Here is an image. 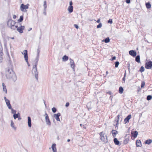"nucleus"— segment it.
<instances>
[{
  "mask_svg": "<svg viewBox=\"0 0 152 152\" xmlns=\"http://www.w3.org/2000/svg\"><path fill=\"white\" fill-rule=\"evenodd\" d=\"M72 1H70L69 2V6L68 8V10L70 13L72 12L73 11V7L72 5Z\"/></svg>",
  "mask_w": 152,
  "mask_h": 152,
  "instance_id": "obj_9",
  "label": "nucleus"
},
{
  "mask_svg": "<svg viewBox=\"0 0 152 152\" xmlns=\"http://www.w3.org/2000/svg\"><path fill=\"white\" fill-rule=\"evenodd\" d=\"M145 85V82H142L141 85V88H143Z\"/></svg>",
  "mask_w": 152,
  "mask_h": 152,
  "instance_id": "obj_37",
  "label": "nucleus"
},
{
  "mask_svg": "<svg viewBox=\"0 0 152 152\" xmlns=\"http://www.w3.org/2000/svg\"><path fill=\"white\" fill-rule=\"evenodd\" d=\"M26 61V62L27 63L28 66H30V64L28 62V60H27V61Z\"/></svg>",
  "mask_w": 152,
  "mask_h": 152,
  "instance_id": "obj_45",
  "label": "nucleus"
},
{
  "mask_svg": "<svg viewBox=\"0 0 152 152\" xmlns=\"http://www.w3.org/2000/svg\"><path fill=\"white\" fill-rule=\"evenodd\" d=\"M4 46H5V47H6V46H7V44H6V43H5V44H4Z\"/></svg>",
  "mask_w": 152,
  "mask_h": 152,
  "instance_id": "obj_58",
  "label": "nucleus"
},
{
  "mask_svg": "<svg viewBox=\"0 0 152 152\" xmlns=\"http://www.w3.org/2000/svg\"><path fill=\"white\" fill-rule=\"evenodd\" d=\"M135 61L139 63L140 62V56H137L135 58Z\"/></svg>",
  "mask_w": 152,
  "mask_h": 152,
  "instance_id": "obj_24",
  "label": "nucleus"
},
{
  "mask_svg": "<svg viewBox=\"0 0 152 152\" xmlns=\"http://www.w3.org/2000/svg\"><path fill=\"white\" fill-rule=\"evenodd\" d=\"M4 99L5 100V101H7V100H8V99H7L5 97H4Z\"/></svg>",
  "mask_w": 152,
  "mask_h": 152,
  "instance_id": "obj_50",
  "label": "nucleus"
},
{
  "mask_svg": "<svg viewBox=\"0 0 152 152\" xmlns=\"http://www.w3.org/2000/svg\"><path fill=\"white\" fill-rule=\"evenodd\" d=\"M125 75L124 77H123V80H124H124H125Z\"/></svg>",
  "mask_w": 152,
  "mask_h": 152,
  "instance_id": "obj_54",
  "label": "nucleus"
},
{
  "mask_svg": "<svg viewBox=\"0 0 152 152\" xmlns=\"http://www.w3.org/2000/svg\"><path fill=\"white\" fill-rule=\"evenodd\" d=\"M52 110L53 112L54 113L56 112V109L55 107L52 108Z\"/></svg>",
  "mask_w": 152,
  "mask_h": 152,
  "instance_id": "obj_38",
  "label": "nucleus"
},
{
  "mask_svg": "<svg viewBox=\"0 0 152 152\" xmlns=\"http://www.w3.org/2000/svg\"><path fill=\"white\" fill-rule=\"evenodd\" d=\"M113 98V96H111L110 97V99H111V100L112 101V99Z\"/></svg>",
  "mask_w": 152,
  "mask_h": 152,
  "instance_id": "obj_52",
  "label": "nucleus"
},
{
  "mask_svg": "<svg viewBox=\"0 0 152 152\" xmlns=\"http://www.w3.org/2000/svg\"><path fill=\"white\" fill-rule=\"evenodd\" d=\"M136 144L137 147L141 146V141L140 140H137L136 142Z\"/></svg>",
  "mask_w": 152,
  "mask_h": 152,
  "instance_id": "obj_22",
  "label": "nucleus"
},
{
  "mask_svg": "<svg viewBox=\"0 0 152 152\" xmlns=\"http://www.w3.org/2000/svg\"><path fill=\"white\" fill-rule=\"evenodd\" d=\"M31 29H32V28H29V29L28 30V31H31Z\"/></svg>",
  "mask_w": 152,
  "mask_h": 152,
  "instance_id": "obj_55",
  "label": "nucleus"
},
{
  "mask_svg": "<svg viewBox=\"0 0 152 152\" xmlns=\"http://www.w3.org/2000/svg\"><path fill=\"white\" fill-rule=\"evenodd\" d=\"M119 62H116L115 63V66L116 67H117L119 65Z\"/></svg>",
  "mask_w": 152,
  "mask_h": 152,
  "instance_id": "obj_40",
  "label": "nucleus"
},
{
  "mask_svg": "<svg viewBox=\"0 0 152 152\" xmlns=\"http://www.w3.org/2000/svg\"><path fill=\"white\" fill-rule=\"evenodd\" d=\"M10 126L14 130L16 131V130L17 127L15 126L14 122L12 120H11V121Z\"/></svg>",
  "mask_w": 152,
  "mask_h": 152,
  "instance_id": "obj_13",
  "label": "nucleus"
},
{
  "mask_svg": "<svg viewBox=\"0 0 152 152\" xmlns=\"http://www.w3.org/2000/svg\"><path fill=\"white\" fill-rule=\"evenodd\" d=\"M70 141V140L69 139H68V140H67V141H68V142H69V141Z\"/></svg>",
  "mask_w": 152,
  "mask_h": 152,
  "instance_id": "obj_59",
  "label": "nucleus"
},
{
  "mask_svg": "<svg viewBox=\"0 0 152 152\" xmlns=\"http://www.w3.org/2000/svg\"><path fill=\"white\" fill-rule=\"evenodd\" d=\"M29 4H27L25 5L24 4H22L20 6V10L23 12H26L27 11L26 9L28 8Z\"/></svg>",
  "mask_w": 152,
  "mask_h": 152,
  "instance_id": "obj_3",
  "label": "nucleus"
},
{
  "mask_svg": "<svg viewBox=\"0 0 152 152\" xmlns=\"http://www.w3.org/2000/svg\"><path fill=\"white\" fill-rule=\"evenodd\" d=\"M15 22L14 21L12 20H9L7 22V25L8 26L12 29H15Z\"/></svg>",
  "mask_w": 152,
  "mask_h": 152,
  "instance_id": "obj_2",
  "label": "nucleus"
},
{
  "mask_svg": "<svg viewBox=\"0 0 152 152\" xmlns=\"http://www.w3.org/2000/svg\"><path fill=\"white\" fill-rule=\"evenodd\" d=\"M152 66V62L151 61H148L146 62L145 63V67L147 69L151 68Z\"/></svg>",
  "mask_w": 152,
  "mask_h": 152,
  "instance_id": "obj_8",
  "label": "nucleus"
},
{
  "mask_svg": "<svg viewBox=\"0 0 152 152\" xmlns=\"http://www.w3.org/2000/svg\"><path fill=\"white\" fill-rule=\"evenodd\" d=\"M37 64H36L35 66L33 67L32 69V73L34 74L36 78L38 80V72L37 71Z\"/></svg>",
  "mask_w": 152,
  "mask_h": 152,
  "instance_id": "obj_4",
  "label": "nucleus"
},
{
  "mask_svg": "<svg viewBox=\"0 0 152 152\" xmlns=\"http://www.w3.org/2000/svg\"><path fill=\"white\" fill-rule=\"evenodd\" d=\"M124 89L122 87H120L119 88V92L120 94H122L123 92Z\"/></svg>",
  "mask_w": 152,
  "mask_h": 152,
  "instance_id": "obj_28",
  "label": "nucleus"
},
{
  "mask_svg": "<svg viewBox=\"0 0 152 152\" xmlns=\"http://www.w3.org/2000/svg\"><path fill=\"white\" fill-rule=\"evenodd\" d=\"M61 115V114L60 113H59L58 114H54L53 115V117L54 118H55L56 120L58 121H60V120L59 118V117Z\"/></svg>",
  "mask_w": 152,
  "mask_h": 152,
  "instance_id": "obj_12",
  "label": "nucleus"
},
{
  "mask_svg": "<svg viewBox=\"0 0 152 152\" xmlns=\"http://www.w3.org/2000/svg\"><path fill=\"white\" fill-rule=\"evenodd\" d=\"M22 53L24 55L25 61H27L28 59L27 50H24L22 52Z\"/></svg>",
  "mask_w": 152,
  "mask_h": 152,
  "instance_id": "obj_10",
  "label": "nucleus"
},
{
  "mask_svg": "<svg viewBox=\"0 0 152 152\" xmlns=\"http://www.w3.org/2000/svg\"><path fill=\"white\" fill-rule=\"evenodd\" d=\"M45 121L47 124L49 126H50L51 125V122L49 119L48 114L46 113L45 115Z\"/></svg>",
  "mask_w": 152,
  "mask_h": 152,
  "instance_id": "obj_6",
  "label": "nucleus"
},
{
  "mask_svg": "<svg viewBox=\"0 0 152 152\" xmlns=\"http://www.w3.org/2000/svg\"><path fill=\"white\" fill-rule=\"evenodd\" d=\"M83 127L84 128V129H86V127H85V126L84 125H83Z\"/></svg>",
  "mask_w": 152,
  "mask_h": 152,
  "instance_id": "obj_57",
  "label": "nucleus"
},
{
  "mask_svg": "<svg viewBox=\"0 0 152 152\" xmlns=\"http://www.w3.org/2000/svg\"><path fill=\"white\" fill-rule=\"evenodd\" d=\"M114 142L116 145H118L119 144V142L116 138H115L114 139Z\"/></svg>",
  "mask_w": 152,
  "mask_h": 152,
  "instance_id": "obj_23",
  "label": "nucleus"
},
{
  "mask_svg": "<svg viewBox=\"0 0 152 152\" xmlns=\"http://www.w3.org/2000/svg\"><path fill=\"white\" fill-rule=\"evenodd\" d=\"M101 139L103 141L105 142L107 140V137L105 133L103 132H102L99 133Z\"/></svg>",
  "mask_w": 152,
  "mask_h": 152,
  "instance_id": "obj_5",
  "label": "nucleus"
},
{
  "mask_svg": "<svg viewBox=\"0 0 152 152\" xmlns=\"http://www.w3.org/2000/svg\"><path fill=\"white\" fill-rule=\"evenodd\" d=\"M152 142V140H146L145 142V144H149Z\"/></svg>",
  "mask_w": 152,
  "mask_h": 152,
  "instance_id": "obj_26",
  "label": "nucleus"
},
{
  "mask_svg": "<svg viewBox=\"0 0 152 152\" xmlns=\"http://www.w3.org/2000/svg\"><path fill=\"white\" fill-rule=\"evenodd\" d=\"M19 113H18V114H15L14 115H13V117L15 119L16 118H18V116H19Z\"/></svg>",
  "mask_w": 152,
  "mask_h": 152,
  "instance_id": "obj_31",
  "label": "nucleus"
},
{
  "mask_svg": "<svg viewBox=\"0 0 152 152\" xmlns=\"http://www.w3.org/2000/svg\"><path fill=\"white\" fill-rule=\"evenodd\" d=\"M152 98V96L151 95H148L147 97V100H151Z\"/></svg>",
  "mask_w": 152,
  "mask_h": 152,
  "instance_id": "obj_35",
  "label": "nucleus"
},
{
  "mask_svg": "<svg viewBox=\"0 0 152 152\" xmlns=\"http://www.w3.org/2000/svg\"><path fill=\"white\" fill-rule=\"evenodd\" d=\"M131 118V115H129L128 116L126 117L124 120V122L125 124H126V123L129 122V120Z\"/></svg>",
  "mask_w": 152,
  "mask_h": 152,
  "instance_id": "obj_15",
  "label": "nucleus"
},
{
  "mask_svg": "<svg viewBox=\"0 0 152 152\" xmlns=\"http://www.w3.org/2000/svg\"><path fill=\"white\" fill-rule=\"evenodd\" d=\"M103 42H104L106 43H107L110 42V39L109 37H107V38H106L104 40H103L102 41Z\"/></svg>",
  "mask_w": 152,
  "mask_h": 152,
  "instance_id": "obj_25",
  "label": "nucleus"
},
{
  "mask_svg": "<svg viewBox=\"0 0 152 152\" xmlns=\"http://www.w3.org/2000/svg\"><path fill=\"white\" fill-rule=\"evenodd\" d=\"M3 48L1 45L0 44V62H1L3 60L2 56L3 53L2 52Z\"/></svg>",
  "mask_w": 152,
  "mask_h": 152,
  "instance_id": "obj_11",
  "label": "nucleus"
},
{
  "mask_svg": "<svg viewBox=\"0 0 152 152\" xmlns=\"http://www.w3.org/2000/svg\"><path fill=\"white\" fill-rule=\"evenodd\" d=\"M119 115H118V116H117V117H118L117 121V123L118 122V120H119Z\"/></svg>",
  "mask_w": 152,
  "mask_h": 152,
  "instance_id": "obj_51",
  "label": "nucleus"
},
{
  "mask_svg": "<svg viewBox=\"0 0 152 152\" xmlns=\"http://www.w3.org/2000/svg\"><path fill=\"white\" fill-rule=\"evenodd\" d=\"M70 61V63L71 64V66L72 68H74V62L73 60L71 59H69Z\"/></svg>",
  "mask_w": 152,
  "mask_h": 152,
  "instance_id": "obj_19",
  "label": "nucleus"
},
{
  "mask_svg": "<svg viewBox=\"0 0 152 152\" xmlns=\"http://www.w3.org/2000/svg\"><path fill=\"white\" fill-rule=\"evenodd\" d=\"M23 20V15H21L20 16V19L18 20V21L19 22H21Z\"/></svg>",
  "mask_w": 152,
  "mask_h": 152,
  "instance_id": "obj_32",
  "label": "nucleus"
},
{
  "mask_svg": "<svg viewBox=\"0 0 152 152\" xmlns=\"http://www.w3.org/2000/svg\"><path fill=\"white\" fill-rule=\"evenodd\" d=\"M118 132L116 130H113L112 131V133L113 136L114 137H115L116 135V134L118 133Z\"/></svg>",
  "mask_w": 152,
  "mask_h": 152,
  "instance_id": "obj_20",
  "label": "nucleus"
},
{
  "mask_svg": "<svg viewBox=\"0 0 152 152\" xmlns=\"http://www.w3.org/2000/svg\"><path fill=\"white\" fill-rule=\"evenodd\" d=\"M51 148L53 152H57V149L56 148V144H55L54 143L52 144L51 146Z\"/></svg>",
  "mask_w": 152,
  "mask_h": 152,
  "instance_id": "obj_16",
  "label": "nucleus"
},
{
  "mask_svg": "<svg viewBox=\"0 0 152 152\" xmlns=\"http://www.w3.org/2000/svg\"><path fill=\"white\" fill-rule=\"evenodd\" d=\"M16 18V16L15 15H14L13 16V18L14 19H15Z\"/></svg>",
  "mask_w": 152,
  "mask_h": 152,
  "instance_id": "obj_49",
  "label": "nucleus"
},
{
  "mask_svg": "<svg viewBox=\"0 0 152 152\" xmlns=\"http://www.w3.org/2000/svg\"><path fill=\"white\" fill-rule=\"evenodd\" d=\"M145 70L144 67L143 66H142L140 68V71L142 72L144 71Z\"/></svg>",
  "mask_w": 152,
  "mask_h": 152,
  "instance_id": "obj_34",
  "label": "nucleus"
},
{
  "mask_svg": "<svg viewBox=\"0 0 152 152\" xmlns=\"http://www.w3.org/2000/svg\"><path fill=\"white\" fill-rule=\"evenodd\" d=\"M5 76L7 79L14 82H15L17 79L16 75L11 69L9 68L6 70Z\"/></svg>",
  "mask_w": 152,
  "mask_h": 152,
  "instance_id": "obj_1",
  "label": "nucleus"
},
{
  "mask_svg": "<svg viewBox=\"0 0 152 152\" xmlns=\"http://www.w3.org/2000/svg\"><path fill=\"white\" fill-rule=\"evenodd\" d=\"M131 134L132 135L133 137H137L138 134V133L137 131H135L134 132L132 133Z\"/></svg>",
  "mask_w": 152,
  "mask_h": 152,
  "instance_id": "obj_21",
  "label": "nucleus"
},
{
  "mask_svg": "<svg viewBox=\"0 0 152 152\" xmlns=\"http://www.w3.org/2000/svg\"><path fill=\"white\" fill-rule=\"evenodd\" d=\"M9 38H10V39H14V38L13 37H9L8 38V39H9Z\"/></svg>",
  "mask_w": 152,
  "mask_h": 152,
  "instance_id": "obj_56",
  "label": "nucleus"
},
{
  "mask_svg": "<svg viewBox=\"0 0 152 152\" xmlns=\"http://www.w3.org/2000/svg\"><path fill=\"white\" fill-rule=\"evenodd\" d=\"M129 54L135 57L136 56L137 54L136 52L133 50H131L129 52Z\"/></svg>",
  "mask_w": 152,
  "mask_h": 152,
  "instance_id": "obj_14",
  "label": "nucleus"
},
{
  "mask_svg": "<svg viewBox=\"0 0 152 152\" xmlns=\"http://www.w3.org/2000/svg\"><path fill=\"white\" fill-rule=\"evenodd\" d=\"M82 124H81L80 125V126H82Z\"/></svg>",
  "mask_w": 152,
  "mask_h": 152,
  "instance_id": "obj_62",
  "label": "nucleus"
},
{
  "mask_svg": "<svg viewBox=\"0 0 152 152\" xmlns=\"http://www.w3.org/2000/svg\"><path fill=\"white\" fill-rule=\"evenodd\" d=\"M69 102H67L65 106L66 107H67L69 106Z\"/></svg>",
  "mask_w": 152,
  "mask_h": 152,
  "instance_id": "obj_44",
  "label": "nucleus"
},
{
  "mask_svg": "<svg viewBox=\"0 0 152 152\" xmlns=\"http://www.w3.org/2000/svg\"><path fill=\"white\" fill-rule=\"evenodd\" d=\"M5 102L6 103L7 106H8L9 109H12V107L10 104V102L9 100H7Z\"/></svg>",
  "mask_w": 152,
  "mask_h": 152,
  "instance_id": "obj_17",
  "label": "nucleus"
},
{
  "mask_svg": "<svg viewBox=\"0 0 152 152\" xmlns=\"http://www.w3.org/2000/svg\"><path fill=\"white\" fill-rule=\"evenodd\" d=\"M146 7L147 8H149L151 7V4L148 3H146Z\"/></svg>",
  "mask_w": 152,
  "mask_h": 152,
  "instance_id": "obj_33",
  "label": "nucleus"
},
{
  "mask_svg": "<svg viewBox=\"0 0 152 152\" xmlns=\"http://www.w3.org/2000/svg\"><path fill=\"white\" fill-rule=\"evenodd\" d=\"M102 25L101 23H100L97 26V28H100L102 27Z\"/></svg>",
  "mask_w": 152,
  "mask_h": 152,
  "instance_id": "obj_36",
  "label": "nucleus"
},
{
  "mask_svg": "<svg viewBox=\"0 0 152 152\" xmlns=\"http://www.w3.org/2000/svg\"><path fill=\"white\" fill-rule=\"evenodd\" d=\"M43 6L44 7V10H46V9L47 7L46 1H45L44 2Z\"/></svg>",
  "mask_w": 152,
  "mask_h": 152,
  "instance_id": "obj_29",
  "label": "nucleus"
},
{
  "mask_svg": "<svg viewBox=\"0 0 152 152\" xmlns=\"http://www.w3.org/2000/svg\"><path fill=\"white\" fill-rule=\"evenodd\" d=\"M44 11L43 12V14L44 15H46V10H44Z\"/></svg>",
  "mask_w": 152,
  "mask_h": 152,
  "instance_id": "obj_46",
  "label": "nucleus"
},
{
  "mask_svg": "<svg viewBox=\"0 0 152 152\" xmlns=\"http://www.w3.org/2000/svg\"><path fill=\"white\" fill-rule=\"evenodd\" d=\"M112 19H109V20L108 21V23H110V24H112Z\"/></svg>",
  "mask_w": 152,
  "mask_h": 152,
  "instance_id": "obj_39",
  "label": "nucleus"
},
{
  "mask_svg": "<svg viewBox=\"0 0 152 152\" xmlns=\"http://www.w3.org/2000/svg\"><path fill=\"white\" fill-rule=\"evenodd\" d=\"M74 26L77 29H78V28H79L77 24H75L74 25Z\"/></svg>",
  "mask_w": 152,
  "mask_h": 152,
  "instance_id": "obj_42",
  "label": "nucleus"
},
{
  "mask_svg": "<svg viewBox=\"0 0 152 152\" xmlns=\"http://www.w3.org/2000/svg\"><path fill=\"white\" fill-rule=\"evenodd\" d=\"M20 119H21V118H18V119H19V120H20Z\"/></svg>",
  "mask_w": 152,
  "mask_h": 152,
  "instance_id": "obj_61",
  "label": "nucleus"
},
{
  "mask_svg": "<svg viewBox=\"0 0 152 152\" xmlns=\"http://www.w3.org/2000/svg\"><path fill=\"white\" fill-rule=\"evenodd\" d=\"M106 74H107L108 73V71H106Z\"/></svg>",
  "mask_w": 152,
  "mask_h": 152,
  "instance_id": "obj_60",
  "label": "nucleus"
},
{
  "mask_svg": "<svg viewBox=\"0 0 152 152\" xmlns=\"http://www.w3.org/2000/svg\"><path fill=\"white\" fill-rule=\"evenodd\" d=\"M107 93L110 95H111V92H107Z\"/></svg>",
  "mask_w": 152,
  "mask_h": 152,
  "instance_id": "obj_53",
  "label": "nucleus"
},
{
  "mask_svg": "<svg viewBox=\"0 0 152 152\" xmlns=\"http://www.w3.org/2000/svg\"><path fill=\"white\" fill-rule=\"evenodd\" d=\"M130 0H126V2L128 4H129L130 2Z\"/></svg>",
  "mask_w": 152,
  "mask_h": 152,
  "instance_id": "obj_43",
  "label": "nucleus"
},
{
  "mask_svg": "<svg viewBox=\"0 0 152 152\" xmlns=\"http://www.w3.org/2000/svg\"><path fill=\"white\" fill-rule=\"evenodd\" d=\"M12 110V113H15V114L16 113V111L15 110H14L12 108V109H10Z\"/></svg>",
  "mask_w": 152,
  "mask_h": 152,
  "instance_id": "obj_41",
  "label": "nucleus"
},
{
  "mask_svg": "<svg viewBox=\"0 0 152 152\" xmlns=\"http://www.w3.org/2000/svg\"><path fill=\"white\" fill-rule=\"evenodd\" d=\"M116 58V57L115 56H114L112 58V60H114Z\"/></svg>",
  "mask_w": 152,
  "mask_h": 152,
  "instance_id": "obj_47",
  "label": "nucleus"
},
{
  "mask_svg": "<svg viewBox=\"0 0 152 152\" xmlns=\"http://www.w3.org/2000/svg\"><path fill=\"white\" fill-rule=\"evenodd\" d=\"M62 59L64 61H66L68 60V57L66 56H63Z\"/></svg>",
  "mask_w": 152,
  "mask_h": 152,
  "instance_id": "obj_30",
  "label": "nucleus"
},
{
  "mask_svg": "<svg viewBox=\"0 0 152 152\" xmlns=\"http://www.w3.org/2000/svg\"><path fill=\"white\" fill-rule=\"evenodd\" d=\"M2 86L3 87V91L5 92L6 93H7V89L6 88V86H5L4 84L3 83H2Z\"/></svg>",
  "mask_w": 152,
  "mask_h": 152,
  "instance_id": "obj_27",
  "label": "nucleus"
},
{
  "mask_svg": "<svg viewBox=\"0 0 152 152\" xmlns=\"http://www.w3.org/2000/svg\"><path fill=\"white\" fill-rule=\"evenodd\" d=\"M100 19H98L96 21L98 23H99L100 22Z\"/></svg>",
  "mask_w": 152,
  "mask_h": 152,
  "instance_id": "obj_48",
  "label": "nucleus"
},
{
  "mask_svg": "<svg viewBox=\"0 0 152 152\" xmlns=\"http://www.w3.org/2000/svg\"><path fill=\"white\" fill-rule=\"evenodd\" d=\"M28 126L29 127H31V119L30 117L28 116Z\"/></svg>",
  "mask_w": 152,
  "mask_h": 152,
  "instance_id": "obj_18",
  "label": "nucleus"
},
{
  "mask_svg": "<svg viewBox=\"0 0 152 152\" xmlns=\"http://www.w3.org/2000/svg\"><path fill=\"white\" fill-rule=\"evenodd\" d=\"M15 28H17V31L20 33H22L23 32V30L24 29V26H20L18 27V26H15Z\"/></svg>",
  "mask_w": 152,
  "mask_h": 152,
  "instance_id": "obj_7",
  "label": "nucleus"
}]
</instances>
